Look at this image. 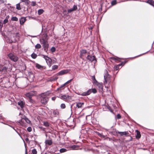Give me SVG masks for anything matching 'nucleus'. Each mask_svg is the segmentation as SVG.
<instances>
[{"label":"nucleus","instance_id":"nucleus-1","mask_svg":"<svg viewBox=\"0 0 154 154\" xmlns=\"http://www.w3.org/2000/svg\"><path fill=\"white\" fill-rule=\"evenodd\" d=\"M12 69V65L9 63L8 66L6 67L5 66H2L0 67V72L3 74H6L8 72H10Z\"/></svg>","mask_w":154,"mask_h":154},{"label":"nucleus","instance_id":"nucleus-2","mask_svg":"<svg viewBox=\"0 0 154 154\" xmlns=\"http://www.w3.org/2000/svg\"><path fill=\"white\" fill-rule=\"evenodd\" d=\"M40 42L43 45L44 50L46 52L49 46L47 40L44 38H42V39H40Z\"/></svg>","mask_w":154,"mask_h":154},{"label":"nucleus","instance_id":"nucleus-3","mask_svg":"<svg viewBox=\"0 0 154 154\" xmlns=\"http://www.w3.org/2000/svg\"><path fill=\"white\" fill-rule=\"evenodd\" d=\"M48 98L46 95V93H44L42 94L41 99V103L44 104H46L48 101Z\"/></svg>","mask_w":154,"mask_h":154},{"label":"nucleus","instance_id":"nucleus-4","mask_svg":"<svg viewBox=\"0 0 154 154\" xmlns=\"http://www.w3.org/2000/svg\"><path fill=\"white\" fill-rule=\"evenodd\" d=\"M110 77V76L108 74V72L106 70L104 72V83L105 85L106 84H107L108 82H109Z\"/></svg>","mask_w":154,"mask_h":154},{"label":"nucleus","instance_id":"nucleus-5","mask_svg":"<svg viewBox=\"0 0 154 154\" xmlns=\"http://www.w3.org/2000/svg\"><path fill=\"white\" fill-rule=\"evenodd\" d=\"M49 112H50L51 115L54 117H57L59 114V110L57 109H51Z\"/></svg>","mask_w":154,"mask_h":154},{"label":"nucleus","instance_id":"nucleus-6","mask_svg":"<svg viewBox=\"0 0 154 154\" xmlns=\"http://www.w3.org/2000/svg\"><path fill=\"white\" fill-rule=\"evenodd\" d=\"M34 92L33 91H31L26 94V96L28 97L29 101L31 103H33L34 102V101L32 99V97L34 95Z\"/></svg>","mask_w":154,"mask_h":154},{"label":"nucleus","instance_id":"nucleus-7","mask_svg":"<svg viewBox=\"0 0 154 154\" xmlns=\"http://www.w3.org/2000/svg\"><path fill=\"white\" fill-rule=\"evenodd\" d=\"M70 70L68 69L62 70L57 73V75H61L66 74L69 72Z\"/></svg>","mask_w":154,"mask_h":154},{"label":"nucleus","instance_id":"nucleus-8","mask_svg":"<svg viewBox=\"0 0 154 154\" xmlns=\"http://www.w3.org/2000/svg\"><path fill=\"white\" fill-rule=\"evenodd\" d=\"M10 58L12 61L14 62H16L18 60V58L17 57L13 55L12 54H10L9 55Z\"/></svg>","mask_w":154,"mask_h":154},{"label":"nucleus","instance_id":"nucleus-9","mask_svg":"<svg viewBox=\"0 0 154 154\" xmlns=\"http://www.w3.org/2000/svg\"><path fill=\"white\" fill-rule=\"evenodd\" d=\"M91 93V90L90 89L88 90L86 92L82 93L80 95L82 96H86L89 95Z\"/></svg>","mask_w":154,"mask_h":154},{"label":"nucleus","instance_id":"nucleus-10","mask_svg":"<svg viewBox=\"0 0 154 154\" xmlns=\"http://www.w3.org/2000/svg\"><path fill=\"white\" fill-rule=\"evenodd\" d=\"M87 59L91 62L95 60L96 62V61L95 57L94 56L88 55L87 57Z\"/></svg>","mask_w":154,"mask_h":154},{"label":"nucleus","instance_id":"nucleus-11","mask_svg":"<svg viewBox=\"0 0 154 154\" xmlns=\"http://www.w3.org/2000/svg\"><path fill=\"white\" fill-rule=\"evenodd\" d=\"M46 62L49 67H50L52 65V60L50 57H48L47 59H46Z\"/></svg>","mask_w":154,"mask_h":154},{"label":"nucleus","instance_id":"nucleus-12","mask_svg":"<svg viewBox=\"0 0 154 154\" xmlns=\"http://www.w3.org/2000/svg\"><path fill=\"white\" fill-rule=\"evenodd\" d=\"M18 104L21 108H23L25 106V103L24 102L20 100L18 102Z\"/></svg>","mask_w":154,"mask_h":154},{"label":"nucleus","instance_id":"nucleus-13","mask_svg":"<svg viewBox=\"0 0 154 154\" xmlns=\"http://www.w3.org/2000/svg\"><path fill=\"white\" fill-rule=\"evenodd\" d=\"M19 20L20 24L21 25H22L23 24L24 22L26 21V18L25 17H21L20 19Z\"/></svg>","mask_w":154,"mask_h":154},{"label":"nucleus","instance_id":"nucleus-14","mask_svg":"<svg viewBox=\"0 0 154 154\" xmlns=\"http://www.w3.org/2000/svg\"><path fill=\"white\" fill-rule=\"evenodd\" d=\"M86 53V50H82L80 51V57L82 58V57L84 56Z\"/></svg>","mask_w":154,"mask_h":154},{"label":"nucleus","instance_id":"nucleus-15","mask_svg":"<svg viewBox=\"0 0 154 154\" xmlns=\"http://www.w3.org/2000/svg\"><path fill=\"white\" fill-rule=\"evenodd\" d=\"M84 104L83 103L79 102L76 103V106L79 108L82 107L83 105Z\"/></svg>","mask_w":154,"mask_h":154},{"label":"nucleus","instance_id":"nucleus-16","mask_svg":"<svg viewBox=\"0 0 154 154\" xmlns=\"http://www.w3.org/2000/svg\"><path fill=\"white\" fill-rule=\"evenodd\" d=\"M69 97V96L68 95H63L61 96L60 98L63 100H65L68 99Z\"/></svg>","mask_w":154,"mask_h":154},{"label":"nucleus","instance_id":"nucleus-17","mask_svg":"<svg viewBox=\"0 0 154 154\" xmlns=\"http://www.w3.org/2000/svg\"><path fill=\"white\" fill-rule=\"evenodd\" d=\"M150 5L154 7V1L153 0H148L146 2Z\"/></svg>","mask_w":154,"mask_h":154},{"label":"nucleus","instance_id":"nucleus-18","mask_svg":"<svg viewBox=\"0 0 154 154\" xmlns=\"http://www.w3.org/2000/svg\"><path fill=\"white\" fill-rule=\"evenodd\" d=\"M136 131H137V135L136 136V137L137 138L139 139L140 137H141L140 132L139 131L137 130Z\"/></svg>","mask_w":154,"mask_h":154},{"label":"nucleus","instance_id":"nucleus-19","mask_svg":"<svg viewBox=\"0 0 154 154\" xmlns=\"http://www.w3.org/2000/svg\"><path fill=\"white\" fill-rule=\"evenodd\" d=\"M9 16H8L6 17L3 21V24H5L8 23V19L9 18Z\"/></svg>","mask_w":154,"mask_h":154},{"label":"nucleus","instance_id":"nucleus-20","mask_svg":"<svg viewBox=\"0 0 154 154\" xmlns=\"http://www.w3.org/2000/svg\"><path fill=\"white\" fill-rule=\"evenodd\" d=\"M35 66L36 68L39 69H42L43 68V66L38 63L36 64Z\"/></svg>","mask_w":154,"mask_h":154},{"label":"nucleus","instance_id":"nucleus-21","mask_svg":"<svg viewBox=\"0 0 154 154\" xmlns=\"http://www.w3.org/2000/svg\"><path fill=\"white\" fill-rule=\"evenodd\" d=\"M44 12V10L42 9H40L38 10V15L42 14Z\"/></svg>","mask_w":154,"mask_h":154},{"label":"nucleus","instance_id":"nucleus-22","mask_svg":"<svg viewBox=\"0 0 154 154\" xmlns=\"http://www.w3.org/2000/svg\"><path fill=\"white\" fill-rule=\"evenodd\" d=\"M20 3L21 2L19 3L16 5V8L17 10H20L21 9V8L20 7Z\"/></svg>","mask_w":154,"mask_h":154},{"label":"nucleus","instance_id":"nucleus-23","mask_svg":"<svg viewBox=\"0 0 154 154\" xmlns=\"http://www.w3.org/2000/svg\"><path fill=\"white\" fill-rule=\"evenodd\" d=\"M45 143L46 144L51 145L52 143V142L51 140H47L45 141Z\"/></svg>","mask_w":154,"mask_h":154},{"label":"nucleus","instance_id":"nucleus-24","mask_svg":"<svg viewBox=\"0 0 154 154\" xmlns=\"http://www.w3.org/2000/svg\"><path fill=\"white\" fill-rule=\"evenodd\" d=\"M58 78V77L57 76H53L51 77L50 79L51 81H54L57 80V79Z\"/></svg>","mask_w":154,"mask_h":154},{"label":"nucleus","instance_id":"nucleus-25","mask_svg":"<svg viewBox=\"0 0 154 154\" xmlns=\"http://www.w3.org/2000/svg\"><path fill=\"white\" fill-rule=\"evenodd\" d=\"M98 87L100 91H102L103 90V86L101 84H99L98 85Z\"/></svg>","mask_w":154,"mask_h":154},{"label":"nucleus","instance_id":"nucleus-26","mask_svg":"<svg viewBox=\"0 0 154 154\" xmlns=\"http://www.w3.org/2000/svg\"><path fill=\"white\" fill-rule=\"evenodd\" d=\"M11 20L13 21H17L18 20V19L16 17H12L11 18Z\"/></svg>","mask_w":154,"mask_h":154},{"label":"nucleus","instance_id":"nucleus-27","mask_svg":"<svg viewBox=\"0 0 154 154\" xmlns=\"http://www.w3.org/2000/svg\"><path fill=\"white\" fill-rule=\"evenodd\" d=\"M71 148L73 149H77L78 148V146L77 145H74L72 146Z\"/></svg>","mask_w":154,"mask_h":154},{"label":"nucleus","instance_id":"nucleus-28","mask_svg":"<svg viewBox=\"0 0 154 154\" xmlns=\"http://www.w3.org/2000/svg\"><path fill=\"white\" fill-rule=\"evenodd\" d=\"M20 34L19 33H17L16 34H14L13 36L14 37H15L16 38H19V37L20 36Z\"/></svg>","mask_w":154,"mask_h":154},{"label":"nucleus","instance_id":"nucleus-29","mask_svg":"<svg viewBox=\"0 0 154 154\" xmlns=\"http://www.w3.org/2000/svg\"><path fill=\"white\" fill-rule=\"evenodd\" d=\"M96 133L97 135L100 137H105V136L103 135L102 133H100L99 132H96Z\"/></svg>","mask_w":154,"mask_h":154},{"label":"nucleus","instance_id":"nucleus-30","mask_svg":"<svg viewBox=\"0 0 154 154\" xmlns=\"http://www.w3.org/2000/svg\"><path fill=\"white\" fill-rule=\"evenodd\" d=\"M65 85H66L65 83L63 85H61L60 87L58 88L57 89V91L60 90V91H61V88L64 87Z\"/></svg>","mask_w":154,"mask_h":154},{"label":"nucleus","instance_id":"nucleus-31","mask_svg":"<svg viewBox=\"0 0 154 154\" xmlns=\"http://www.w3.org/2000/svg\"><path fill=\"white\" fill-rule=\"evenodd\" d=\"M36 49H39L41 48V45L39 44H37L35 45V46Z\"/></svg>","mask_w":154,"mask_h":154},{"label":"nucleus","instance_id":"nucleus-32","mask_svg":"<svg viewBox=\"0 0 154 154\" xmlns=\"http://www.w3.org/2000/svg\"><path fill=\"white\" fill-rule=\"evenodd\" d=\"M31 56L32 58L35 59L36 58L37 55L33 53L31 54Z\"/></svg>","mask_w":154,"mask_h":154},{"label":"nucleus","instance_id":"nucleus-33","mask_svg":"<svg viewBox=\"0 0 154 154\" xmlns=\"http://www.w3.org/2000/svg\"><path fill=\"white\" fill-rule=\"evenodd\" d=\"M43 125L46 127H48L49 126V124L47 122H44Z\"/></svg>","mask_w":154,"mask_h":154},{"label":"nucleus","instance_id":"nucleus-34","mask_svg":"<svg viewBox=\"0 0 154 154\" xmlns=\"http://www.w3.org/2000/svg\"><path fill=\"white\" fill-rule=\"evenodd\" d=\"M58 68V66L56 65H54L52 66V69L53 70H54L57 69Z\"/></svg>","mask_w":154,"mask_h":154},{"label":"nucleus","instance_id":"nucleus-35","mask_svg":"<svg viewBox=\"0 0 154 154\" xmlns=\"http://www.w3.org/2000/svg\"><path fill=\"white\" fill-rule=\"evenodd\" d=\"M3 26V21L0 20V30H1Z\"/></svg>","mask_w":154,"mask_h":154},{"label":"nucleus","instance_id":"nucleus-36","mask_svg":"<svg viewBox=\"0 0 154 154\" xmlns=\"http://www.w3.org/2000/svg\"><path fill=\"white\" fill-rule=\"evenodd\" d=\"M67 150L65 148H62L60 149V152H63L66 151Z\"/></svg>","mask_w":154,"mask_h":154},{"label":"nucleus","instance_id":"nucleus-37","mask_svg":"<svg viewBox=\"0 0 154 154\" xmlns=\"http://www.w3.org/2000/svg\"><path fill=\"white\" fill-rule=\"evenodd\" d=\"M24 120H25L26 122L28 123H29L30 122V121L26 117H25L24 118Z\"/></svg>","mask_w":154,"mask_h":154},{"label":"nucleus","instance_id":"nucleus-38","mask_svg":"<svg viewBox=\"0 0 154 154\" xmlns=\"http://www.w3.org/2000/svg\"><path fill=\"white\" fill-rule=\"evenodd\" d=\"M11 127H12L13 128V129L17 132V134H19V135L20 136V137H21V138L22 139V140H23L24 143V145H25H25H26V144L25 143V142L24 140L23 139V138H22V137H21V136H20V134L18 132H17V131H16V130L13 128L11 126Z\"/></svg>","mask_w":154,"mask_h":154},{"label":"nucleus","instance_id":"nucleus-39","mask_svg":"<svg viewBox=\"0 0 154 154\" xmlns=\"http://www.w3.org/2000/svg\"><path fill=\"white\" fill-rule=\"evenodd\" d=\"M66 105L64 103H62L60 105V107L62 109H64L66 108Z\"/></svg>","mask_w":154,"mask_h":154},{"label":"nucleus","instance_id":"nucleus-40","mask_svg":"<svg viewBox=\"0 0 154 154\" xmlns=\"http://www.w3.org/2000/svg\"><path fill=\"white\" fill-rule=\"evenodd\" d=\"M117 3V1L116 0H113L111 2V5H115Z\"/></svg>","mask_w":154,"mask_h":154},{"label":"nucleus","instance_id":"nucleus-41","mask_svg":"<svg viewBox=\"0 0 154 154\" xmlns=\"http://www.w3.org/2000/svg\"><path fill=\"white\" fill-rule=\"evenodd\" d=\"M32 153L33 154H37V151L36 149H34L32 150Z\"/></svg>","mask_w":154,"mask_h":154},{"label":"nucleus","instance_id":"nucleus-42","mask_svg":"<svg viewBox=\"0 0 154 154\" xmlns=\"http://www.w3.org/2000/svg\"><path fill=\"white\" fill-rule=\"evenodd\" d=\"M36 4V2H35L33 1L31 2V5L32 6H35Z\"/></svg>","mask_w":154,"mask_h":154},{"label":"nucleus","instance_id":"nucleus-43","mask_svg":"<svg viewBox=\"0 0 154 154\" xmlns=\"http://www.w3.org/2000/svg\"><path fill=\"white\" fill-rule=\"evenodd\" d=\"M91 90V92H92L94 94L96 93L97 92V90L95 88H93L92 90Z\"/></svg>","mask_w":154,"mask_h":154},{"label":"nucleus","instance_id":"nucleus-44","mask_svg":"<svg viewBox=\"0 0 154 154\" xmlns=\"http://www.w3.org/2000/svg\"><path fill=\"white\" fill-rule=\"evenodd\" d=\"M51 52H54L55 51L56 49H55V47H52L51 48Z\"/></svg>","mask_w":154,"mask_h":154},{"label":"nucleus","instance_id":"nucleus-45","mask_svg":"<svg viewBox=\"0 0 154 154\" xmlns=\"http://www.w3.org/2000/svg\"><path fill=\"white\" fill-rule=\"evenodd\" d=\"M27 130L28 131L30 132L32 131V128L31 127H29L27 128Z\"/></svg>","mask_w":154,"mask_h":154},{"label":"nucleus","instance_id":"nucleus-46","mask_svg":"<svg viewBox=\"0 0 154 154\" xmlns=\"http://www.w3.org/2000/svg\"><path fill=\"white\" fill-rule=\"evenodd\" d=\"M75 11L77 9V7L76 5H73V7L72 8Z\"/></svg>","mask_w":154,"mask_h":154},{"label":"nucleus","instance_id":"nucleus-47","mask_svg":"<svg viewBox=\"0 0 154 154\" xmlns=\"http://www.w3.org/2000/svg\"><path fill=\"white\" fill-rule=\"evenodd\" d=\"M72 79H71L69 80V81H67L65 83V85H66V84H69L70 82H71L72 81Z\"/></svg>","mask_w":154,"mask_h":154},{"label":"nucleus","instance_id":"nucleus-48","mask_svg":"<svg viewBox=\"0 0 154 154\" xmlns=\"http://www.w3.org/2000/svg\"><path fill=\"white\" fill-rule=\"evenodd\" d=\"M39 128L43 131H45V128H43L42 126H39Z\"/></svg>","mask_w":154,"mask_h":154},{"label":"nucleus","instance_id":"nucleus-49","mask_svg":"<svg viewBox=\"0 0 154 154\" xmlns=\"http://www.w3.org/2000/svg\"><path fill=\"white\" fill-rule=\"evenodd\" d=\"M114 69L115 70H118L119 69V66L117 65L114 67Z\"/></svg>","mask_w":154,"mask_h":154},{"label":"nucleus","instance_id":"nucleus-50","mask_svg":"<svg viewBox=\"0 0 154 154\" xmlns=\"http://www.w3.org/2000/svg\"><path fill=\"white\" fill-rule=\"evenodd\" d=\"M125 63H124V62H122L121 63L118 64L117 65L119 66H119H122V65H123L125 64Z\"/></svg>","mask_w":154,"mask_h":154},{"label":"nucleus","instance_id":"nucleus-51","mask_svg":"<svg viewBox=\"0 0 154 154\" xmlns=\"http://www.w3.org/2000/svg\"><path fill=\"white\" fill-rule=\"evenodd\" d=\"M42 56H43V57L45 59V60L46 61V59H47L48 57H49L48 56L46 55H42Z\"/></svg>","mask_w":154,"mask_h":154},{"label":"nucleus","instance_id":"nucleus-52","mask_svg":"<svg viewBox=\"0 0 154 154\" xmlns=\"http://www.w3.org/2000/svg\"><path fill=\"white\" fill-rule=\"evenodd\" d=\"M73 11V10L72 8L70 9H68V13H71Z\"/></svg>","mask_w":154,"mask_h":154},{"label":"nucleus","instance_id":"nucleus-53","mask_svg":"<svg viewBox=\"0 0 154 154\" xmlns=\"http://www.w3.org/2000/svg\"><path fill=\"white\" fill-rule=\"evenodd\" d=\"M124 135H127L129 133L128 131L123 132Z\"/></svg>","mask_w":154,"mask_h":154},{"label":"nucleus","instance_id":"nucleus-54","mask_svg":"<svg viewBox=\"0 0 154 154\" xmlns=\"http://www.w3.org/2000/svg\"><path fill=\"white\" fill-rule=\"evenodd\" d=\"M118 133L119 134H120V135L121 136L124 135L123 132H118Z\"/></svg>","mask_w":154,"mask_h":154},{"label":"nucleus","instance_id":"nucleus-55","mask_svg":"<svg viewBox=\"0 0 154 154\" xmlns=\"http://www.w3.org/2000/svg\"><path fill=\"white\" fill-rule=\"evenodd\" d=\"M117 118L118 119H120L121 118V116L119 114H117Z\"/></svg>","mask_w":154,"mask_h":154},{"label":"nucleus","instance_id":"nucleus-56","mask_svg":"<svg viewBox=\"0 0 154 154\" xmlns=\"http://www.w3.org/2000/svg\"><path fill=\"white\" fill-rule=\"evenodd\" d=\"M5 0H0V4L3 3Z\"/></svg>","mask_w":154,"mask_h":154},{"label":"nucleus","instance_id":"nucleus-57","mask_svg":"<svg viewBox=\"0 0 154 154\" xmlns=\"http://www.w3.org/2000/svg\"><path fill=\"white\" fill-rule=\"evenodd\" d=\"M92 79L93 80H94L96 82L97 81L95 79V78L94 76H92Z\"/></svg>","mask_w":154,"mask_h":154},{"label":"nucleus","instance_id":"nucleus-58","mask_svg":"<svg viewBox=\"0 0 154 154\" xmlns=\"http://www.w3.org/2000/svg\"><path fill=\"white\" fill-rule=\"evenodd\" d=\"M111 59H112V60H118L117 58H115V57H111Z\"/></svg>","mask_w":154,"mask_h":154},{"label":"nucleus","instance_id":"nucleus-59","mask_svg":"<svg viewBox=\"0 0 154 154\" xmlns=\"http://www.w3.org/2000/svg\"><path fill=\"white\" fill-rule=\"evenodd\" d=\"M25 140L26 141V142H29V139L28 138H26L25 139Z\"/></svg>","mask_w":154,"mask_h":154},{"label":"nucleus","instance_id":"nucleus-60","mask_svg":"<svg viewBox=\"0 0 154 154\" xmlns=\"http://www.w3.org/2000/svg\"><path fill=\"white\" fill-rule=\"evenodd\" d=\"M56 97H53L52 98V100H54L56 99Z\"/></svg>","mask_w":154,"mask_h":154},{"label":"nucleus","instance_id":"nucleus-61","mask_svg":"<svg viewBox=\"0 0 154 154\" xmlns=\"http://www.w3.org/2000/svg\"><path fill=\"white\" fill-rule=\"evenodd\" d=\"M56 58H55L54 59V60H53V63H55V62H56Z\"/></svg>","mask_w":154,"mask_h":154},{"label":"nucleus","instance_id":"nucleus-62","mask_svg":"<svg viewBox=\"0 0 154 154\" xmlns=\"http://www.w3.org/2000/svg\"><path fill=\"white\" fill-rule=\"evenodd\" d=\"M22 2H26L27 1V0H21Z\"/></svg>","mask_w":154,"mask_h":154},{"label":"nucleus","instance_id":"nucleus-63","mask_svg":"<svg viewBox=\"0 0 154 154\" xmlns=\"http://www.w3.org/2000/svg\"><path fill=\"white\" fill-rule=\"evenodd\" d=\"M145 53H144L143 54H140V55H139L138 56H141V55H142L143 54H145Z\"/></svg>","mask_w":154,"mask_h":154},{"label":"nucleus","instance_id":"nucleus-64","mask_svg":"<svg viewBox=\"0 0 154 154\" xmlns=\"http://www.w3.org/2000/svg\"><path fill=\"white\" fill-rule=\"evenodd\" d=\"M29 137H30L31 138H32L33 137V136L32 135H30Z\"/></svg>","mask_w":154,"mask_h":154}]
</instances>
